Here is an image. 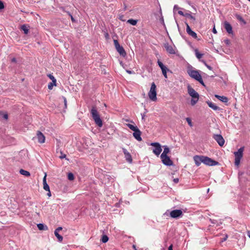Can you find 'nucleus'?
I'll return each mask as SVG.
<instances>
[{
    "label": "nucleus",
    "instance_id": "obj_57",
    "mask_svg": "<svg viewBox=\"0 0 250 250\" xmlns=\"http://www.w3.org/2000/svg\"><path fill=\"white\" fill-rule=\"evenodd\" d=\"M123 17H124V16L122 15V16H120L119 19L122 21H124V20L123 19Z\"/></svg>",
    "mask_w": 250,
    "mask_h": 250
},
{
    "label": "nucleus",
    "instance_id": "obj_28",
    "mask_svg": "<svg viewBox=\"0 0 250 250\" xmlns=\"http://www.w3.org/2000/svg\"><path fill=\"white\" fill-rule=\"evenodd\" d=\"M194 52L196 58L199 60H200L204 55L203 54L200 53L197 49H195Z\"/></svg>",
    "mask_w": 250,
    "mask_h": 250
},
{
    "label": "nucleus",
    "instance_id": "obj_50",
    "mask_svg": "<svg viewBox=\"0 0 250 250\" xmlns=\"http://www.w3.org/2000/svg\"><path fill=\"white\" fill-rule=\"evenodd\" d=\"M179 181V180L178 178H174L173 179V182L175 183H178Z\"/></svg>",
    "mask_w": 250,
    "mask_h": 250
},
{
    "label": "nucleus",
    "instance_id": "obj_9",
    "mask_svg": "<svg viewBox=\"0 0 250 250\" xmlns=\"http://www.w3.org/2000/svg\"><path fill=\"white\" fill-rule=\"evenodd\" d=\"M187 88L188 94L192 98H199V94L190 85H188Z\"/></svg>",
    "mask_w": 250,
    "mask_h": 250
},
{
    "label": "nucleus",
    "instance_id": "obj_3",
    "mask_svg": "<svg viewBox=\"0 0 250 250\" xmlns=\"http://www.w3.org/2000/svg\"><path fill=\"white\" fill-rule=\"evenodd\" d=\"M148 97L149 99L153 101H156L157 100V92H156V85L154 82L151 83L150 90L148 92Z\"/></svg>",
    "mask_w": 250,
    "mask_h": 250
},
{
    "label": "nucleus",
    "instance_id": "obj_60",
    "mask_svg": "<svg viewBox=\"0 0 250 250\" xmlns=\"http://www.w3.org/2000/svg\"><path fill=\"white\" fill-rule=\"evenodd\" d=\"M132 247H133V249H134V250H137L136 249V246L134 245H133Z\"/></svg>",
    "mask_w": 250,
    "mask_h": 250
},
{
    "label": "nucleus",
    "instance_id": "obj_59",
    "mask_svg": "<svg viewBox=\"0 0 250 250\" xmlns=\"http://www.w3.org/2000/svg\"><path fill=\"white\" fill-rule=\"evenodd\" d=\"M48 192L47 193V195L50 197L51 196V192H50V190H49V191H48Z\"/></svg>",
    "mask_w": 250,
    "mask_h": 250
},
{
    "label": "nucleus",
    "instance_id": "obj_20",
    "mask_svg": "<svg viewBox=\"0 0 250 250\" xmlns=\"http://www.w3.org/2000/svg\"><path fill=\"white\" fill-rule=\"evenodd\" d=\"M193 159L197 166H199L201 163H203V156L195 155Z\"/></svg>",
    "mask_w": 250,
    "mask_h": 250
},
{
    "label": "nucleus",
    "instance_id": "obj_63",
    "mask_svg": "<svg viewBox=\"0 0 250 250\" xmlns=\"http://www.w3.org/2000/svg\"><path fill=\"white\" fill-rule=\"evenodd\" d=\"M243 172H239V175H243Z\"/></svg>",
    "mask_w": 250,
    "mask_h": 250
},
{
    "label": "nucleus",
    "instance_id": "obj_27",
    "mask_svg": "<svg viewBox=\"0 0 250 250\" xmlns=\"http://www.w3.org/2000/svg\"><path fill=\"white\" fill-rule=\"evenodd\" d=\"M184 17L192 20L193 22H194L196 20L194 16H193L192 15H191V14L189 13H185V14L184 15Z\"/></svg>",
    "mask_w": 250,
    "mask_h": 250
},
{
    "label": "nucleus",
    "instance_id": "obj_30",
    "mask_svg": "<svg viewBox=\"0 0 250 250\" xmlns=\"http://www.w3.org/2000/svg\"><path fill=\"white\" fill-rule=\"evenodd\" d=\"M54 234L56 236V237L57 238L58 240L60 242H62L63 240V237L59 234V232H57V231H54Z\"/></svg>",
    "mask_w": 250,
    "mask_h": 250
},
{
    "label": "nucleus",
    "instance_id": "obj_46",
    "mask_svg": "<svg viewBox=\"0 0 250 250\" xmlns=\"http://www.w3.org/2000/svg\"><path fill=\"white\" fill-rule=\"evenodd\" d=\"M145 110H146V112H145L144 113H141L142 119H144L145 118V117L146 116V113L147 112V111L146 109H145Z\"/></svg>",
    "mask_w": 250,
    "mask_h": 250
},
{
    "label": "nucleus",
    "instance_id": "obj_19",
    "mask_svg": "<svg viewBox=\"0 0 250 250\" xmlns=\"http://www.w3.org/2000/svg\"><path fill=\"white\" fill-rule=\"evenodd\" d=\"M37 137L39 143L42 144L44 142L45 136L40 131H37Z\"/></svg>",
    "mask_w": 250,
    "mask_h": 250
},
{
    "label": "nucleus",
    "instance_id": "obj_23",
    "mask_svg": "<svg viewBox=\"0 0 250 250\" xmlns=\"http://www.w3.org/2000/svg\"><path fill=\"white\" fill-rule=\"evenodd\" d=\"M29 27L28 25L24 24L21 26V29L23 31L25 34L27 35L29 33Z\"/></svg>",
    "mask_w": 250,
    "mask_h": 250
},
{
    "label": "nucleus",
    "instance_id": "obj_35",
    "mask_svg": "<svg viewBox=\"0 0 250 250\" xmlns=\"http://www.w3.org/2000/svg\"><path fill=\"white\" fill-rule=\"evenodd\" d=\"M67 178L70 181H73L74 179V175L72 172H69L67 174Z\"/></svg>",
    "mask_w": 250,
    "mask_h": 250
},
{
    "label": "nucleus",
    "instance_id": "obj_54",
    "mask_svg": "<svg viewBox=\"0 0 250 250\" xmlns=\"http://www.w3.org/2000/svg\"><path fill=\"white\" fill-rule=\"evenodd\" d=\"M212 32L214 34H216L217 33V31H216V29L215 28V26H214V27H213V28L212 29Z\"/></svg>",
    "mask_w": 250,
    "mask_h": 250
},
{
    "label": "nucleus",
    "instance_id": "obj_64",
    "mask_svg": "<svg viewBox=\"0 0 250 250\" xmlns=\"http://www.w3.org/2000/svg\"><path fill=\"white\" fill-rule=\"evenodd\" d=\"M210 221H211V223H212V224L215 223L214 222V221H212L211 219H210Z\"/></svg>",
    "mask_w": 250,
    "mask_h": 250
},
{
    "label": "nucleus",
    "instance_id": "obj_1",
    "mask_svg": "<svg viewBox=\"0 0 250 250\" xmlns=\"http://www.w3.org/2000/svg\"><path fill=\"white\" fill-rule=\"evenodd\" d=\"M90 113L95 124L99 127L103 126V121L100 118V115L95 107L93 106L91 109Z\"/></svg>",
    "mask_w": 250,
    "mask_h": 250
},
{
    "label": "nucleus",
    "instance_id": "obj_10",
    "mask_svg": "<svg viewBox=\"0 0 250 250\" xmlns=\"http://www.w3.org/2000/svg\"><path fill=\"white\" fill-rule=\"evenodd\" d=\"M213 138L217 142L218 145L222 146L225 144V140L220 134H214Z\"/></svg>",
    "mask_w": 250,
    "mask_h": 250
},
{
    "label": "nucleus",
    "instance_id": "obj_18",
    "mask_svg": "<svg viewBox=\"0 0 250 250\" xmlns=\"http://www.w3.org/2000/svg\"><path fill=\"white\" fill-rule=\"evenodd\" d=\"M224 27L229 34H232V27L229 22L225 21L224 22Z\"/></svg>",
    "mask_w": 250,
    "mask_h": 250
},
{
    "label": "nucleus",
    "instance_id": "obj_58",
    "mask_svg": "<svg viewBox=\"0 0 250 250\" xmlns=\"http://www.w3.org/2000/svg\"><path fill=\"white\" fill-rule=\"evenodd\" d=\"M160 21L162 23H163V24H164V19L162 17L161 19H160Z\"/></svg>",
    "mask_w": 250,
    "mask_h": 250
},
{
    "label": "nucleus",
    "instance_id": "obj_38",
    "mask_svg": "<svg viewBox=\"0 0 250 250\" xmlns=\"http://www.w3.org/2000/svg\"><path fill=\"white\" fill-rule=\"evenodd\" d=\"M196 81H198L202 85H203L204 87H206V85H205L204 82L203 81V79L202 78V76L200 78H199Z\"/></svg>",
    "mask_w": 250,
    "mask_h": 250
},
{
    "label": "nucleus",
    "instance_id": "obj_13",
    "mask_svg": "<svg viewBox=\"0 0 250 250\" xmlns=\"http://www.w3.org/2000/svg\"><path fill=\"white\" fill-rule=\"evenodd\" d=\"M186 32L190 36H191L194 39H197V34L193 31L191 28L190 27L189 25L188 24V23L186 22Z\"/></svg>",
    "mask_w": 250,
    "mask_h": 250
},
{
    "label": "nucleus",
    "instance_id": "obj_52",
    "mask_svg": "<svg viewBox=\"0 0 250 250\" xmlns=\"http://www.w3.org/2000/svg\"><path fill=\"white\" fill-rule=\"evenodd\" d=\"M168 250H173V245H172V244H171V245L169 246V247H168Z\"/></svg>",
    "mask_w": 250,
    "mask_h": 250
},
{
    "label": "nucleus",
    "instance_id": "obj_31",
    "mask_svg": "<svg viewBox=\"0 0 250 250\" xmlns=\"http://www.w3.org/2000/svg\"><path fill=\"white\" fill-rule=\"evenodd\" d=\"M138 22L137 20H134L133 19H130L127 20V22L132 25H136L137 23Z\"/></svg>",
    "mask_w": 250,
    "mask_h": 250
},
{
    "label": "nucleus",
    "instance_id": "obj_15",
    "mask_svg": "<svg viewBox=\"0 0 250 250\" xmlns=\"http://www.w3.org/2000/svg\"><path fill=\"white\" fill-rule=\"evenodd\" d=\"M123 151L124 152V154L125 155V160L128 162L129 163H132V158L131 154L129 152L127 151V150L125 148H123Z\"/></svg>",
    "mask_w": 250,
    "mask_h": 250
},
{
    "label": "nucleus",
    "instance_id": "obj_56",
    "mask_svg": "<svg viewBox=\"0 0 250 250\" xmlns=\"http://www.w3.org/2000/svg\"><path fill=\"white\" fill-rule=\"evenodd\" d=\"M17 61L16 60V59L15 58H13L12 60H11V62H16Z\"/></svg>",
    "mask_w": 250,
    "mask_h": 250
},
{
    "label": "nucleus",
    "instance_id": "obj_7",
    "mask_svg": "<svg viewBox=\"0 0 250 250\" xmlns=\"http://www.w3.org/2000/svg\"><path fill=\"white\" fill-rule=\"evenodd\" d=\"M169 215L172 218L178 219L183 216V213L181 209H174L170 212Z\"/></svg>",
    "mask_w": 250,
    "mask_h": 250
},
{
    "label": "nucleus",
    "instance_id": "obj_4",
    "mask_svg": "<svg viewBox=\"0 0 250 250\" xmlns=\"http://www.w3.org/2000/svg\"><path fill=\"white\" fill-rule=\"evenodd\" d=\"M203 163L209 166H213L220 165L218 162L216 161L207 156H203Z\"/></svg>",
    "mask_w": 250,
    "mask_h": 250
},
{
    "label": "nucleus",
    "instance_id": "obj_2",
    "mask_svg": "<svg viewBox=\"0 0 250 250\" xmlns=\"http://www.w3.org/2000/svg\"><path fill=\"white\" fill-rule=\"evenodd\" d=\"M244 150V147L243 146L240 147L237 151L234 153L235 156L234 164L236 166H238L240 165V160L243 157Z\"/></svg>",
    "mask_w": 250,
    "mask_h": 250
},
{
    "label": "nucleus",
    "instance_id": "obj_5",
    "mask_svg": "<svg viewBox=\"0 0 250 250\" xmlns=\"http://www.w3.org/2000/svg\"><path fill=\"white\" fill-rule=\"evenodd\" d=\"M114 44L116 49L120 55L123 57H125L126 56V52L123 47L120 45L118 41L116 40H114Z\"/></svg>",
    "mask_w": 250,
    "mask_h": 250
},
{
    "label": "nucleus",
    "instance_id": "obj_41",
    "mask_svg": "<svg viewBox=\"0 0 250 250\" xmlns=\"http://www.w3.org/2000/svg\"><path fill=\"white\" fill-rule=\"evenodd\" d=\"M62 98L63 100L64 104V108H66V107H67V100H66V99L64 96H62Z\"/></svg>",
    "mask_w": 250,
    "mask_h": 250
},
{
    "label": "nucleus",
    "instance_id": "obj_26",
    "mask_svg": "<svg viewBox=\"0 0 250 250\" xmlns=\"http://www.w3.org/2000/svg\"><path fill=\"white\" fill-rule=\"evenodd\" d=\"M164 151L163 152L161 155V156L164 157L165 156H167V154L170 151L169 148L167 146H164Z\"/></svg>",
    "mask_w": 250,
    "mask_h": 250
},
{
    "label": "nucleus",
    "instance_id": "obj_36",
    "mask_svg": "<svg viewBox=\"0 0 250 250\" xmlns=\"http://www.w3.org/2000/svg\"><path fill=\"white\" fill-rule=\"evenodd\" d=\"M199 98H192L191 100V104L192 105H194L198 101Z\"/></svg>",
    "mask_w": 250,
    "mask_h": 250
},
{
    "label": "nucleus",
    "instance_id": "obj_17",
    "mask_svg": "<svg viewBox=\"0 0 250 250\" xmlns=\"http://www.w3.org/2000/svg\"><path fill=\"white\" fill-rule=\"evenodd\" d=\"M142 132L139 128L134 131L133 136L138 141H141L142 139L141 137Z\"/></svg>",
    "mask_w": 250,
    "mask_h": 250
},
{
    "label": "nucleus",
    "instance_id": "obj_29",
    "mask_svg": "<svg viewBox=\"0 0 250 250\" xmlns=\"http://www.w3.org/2000/svg\"><path fill=\"white\" fill-rule=\"evenodd\" d=\"M20 173L21 174L24 175L26 177H29L30 176V173L29 171H27L26 170H25L24 169H21L20 170Z\"/></svg>",
    "mask_w": 250,
    "mask_h": 250
},
{
    "label": "nucleus",
    "instance_id": "obj_32",
    "mask_svg": "<svg viewBox=\"0 0 250 250\" xmlns=\"http://www.w3.org/2000/svg\"><path fill=\"white\" fill-rule=\"evenodd\" d=\"M126 126L128 128H129V129H130L131 130H132L133 131L138 128V127L136 125H131L130 124H126Z\"/></svg>",
    "mask_w": 250,
    "mask_h": 250
},
{
    "label": "nucleus",
    "instance_id": "obj_45",
    "mask_svg": "<svg viewBox=\"0 0 250 250\" xmlns=\"http://www.w3.org/2000/svg\"><path fill=\"white\" fill-rule=\"evenodd\" d=\"M1 115V114H0ZM2 117L5 119V120H7L8 119V115L6 113H3L2 114Z\"/></svg>",
    "mask_w": 250,
    "mask_h": 250
},
{
    "label": "nucleus",
    "instance_id": "obj_8",
    "mask_svg": "<svg viewBox=\"0 0 250 250\" xmlns=\"http://www.w3.org/2000/svg\"><path fill=\"white\" fill-rule=\"evenodd\" d=\"M150 145L154 147V148L153 149V152L155 155L158 156L162 150L160 144L159 143L155 142L151 143Z\"/></svg>",
    "mask_w": 250,
    "mask_h": 250
},
{
    "label": "nucleus",
    "instance_id": "obj_12",
    "mask_svg": "<svg viewBox=\"0 0 250 250\" xmlns=\"http://www.w3.org/2000/svg\"><path fill=\"white\" fill-rule=\"evenodd\" d=\"M158 64L159 66L160 67V68L161 69L162 73H163V75L164 76V77L166 78H167V71H169V69L167 68V67L166 66H165L163 63L162 62H161L160 61H158Z\"/></svg>",
    "mask_w": 250,
    "mask_h": 250
},
{
    "label": "nucleus",
    "instance_id": "obj_42",
    "mask_svg": "<svg viewBox=\"0 0 250 250\" xmlns=\"http://www.w3.org/2000/svg\"><path fill=\"white\" fill-rule=\"evenodd\" d=\"M187 3L189 5H191V7L193 8V9L194 10L195 12H196L197 11V9L196 8L193 6L192 5V3L191 1H187Z\"/></svg>",
    "mask_w": 250,
    "mask_h": 250
},
{
    "label": "nucleus",
    "instance_id": "obj_25",
    "mask_svg": "<svg viewBox=\"0 0 250 250\" xmlns=\"http://www.w3.org/2000/svg\"><path fill=\"white\" fill-rule=\"evenodd\" d=\"M38 228L40 230H45L48 229L47 226L43 224L40 223L37 225Z\"/></svg>",
    "mask_w": 250,
    "mask_h": 250
},
{
    "label": "nucleus",
    "instance_id": "obj_6",
    "mask_svg": "<svg viewBox=\"0 0 250 250\" xmlns=\"http://www.w3.org/2000/svg\"><path fill=\"white\" fill-rule=\"evenodd\" d=\"M187 71L189 76L195 80H197L201 77L199 70H192V69L188 68Z\"/></svg>",
    "mask_w": 250,
    "mask_h": 250
},
{
    "label": "nucleus",
    "instance_id": "obj_37",
    "mask_svg": "<svg viewBox=\"0 0 250 250\" xmlns=\"http://www.w3.org/2000/svg\"><path fill=\"white\" fill-rule=\"evenodd\" d=\"M186 120L187 121V122H188V125L190 126H193V124H192V121H191V120L190 118L189 117H187L186 118Z\"/></svg>",
    "mask_w": 250,
    "mask_h": 250
},
{
    "label": "nucleus",
    "instance_id": "obj_11",
    "mask_svg": "<svg viewBox=\"0 0 250 250\" xmlns=\"http://www.w3.org/2000/svg\"><path fill=\"white\" fill-rule=\"evenodd\" d=\"M161 159L164 165L167 166H171L173 165L172 161L170 159L168 156H165L164 157L161 156Z\"/></svg>",
    "mask_w": 250,
    "mask_h": 250
},
{
    "label": "nucleus",
    "instance_id": "obj_55",
    "mask_svg": "<svg viewBox=\"0 0 250 250\" xmlns=\"http://www.w3.org/2000/svg\"><path fill=\"white\" fill-rule=\"evenodd\" d=\"M227 238H228V235H226L224 238H222V242L226 241L227 240Z\"/></svg>",
    "mask_w": 250,
    "mask_h": 250
},
{
    "label": "nucleus",
    "instance_id": "obj_61",
    "mask_svg": "<svg viewBox=\"0 0 250 250\" xmlns=\"http://www.w3.org/2000/svg\"><path fill=\"white\" fill-rule=\"evenodd\" d=\"M126 8V6L125 4H124V10H125Z\"/></svg>",
    "mask_w": 250,
    "mask_h": 250
},
{
    "label": "nucleus",
    "instance_id": "obj_43",
    "mask_svg": "<svg viewBox=\"0 0 250 250\" xmlns=\"http://www.w3.org/2000/svg\"><path fill=\"white\" fill-rule=\"evenodd\" d=\"M4 6L3 2L1 0H0V10H2L4 9Z\"/></svg>",
    "mask_w": 250,
    "mask_h": 250
},
{
    "label": "nucleus",
    "instance_id": "obj_16",
    "mask_svg": "<svg viewBox=\"0 0 250 250\" xmlns=\"http://www.w3.org/2000/svg\"><path fill=\"white\" fill-rule=\"evenodd\" d=\"M48 77L49 78L52 82H50L48 84V88L50 90L52 89L53 86L56 85V79L52 74L48 75Z\"/></svg>",
    "mask_w": 250,
    "mask_h": 250
},
{
    "label": "nucleus",
    "instance_id": "obj_40",
    "mask_svg": "<svg viewBox=\"0 0 250 250\" xmlns=\"http://www.w3.org/2000/svg\"><path fill=\"white\" fill-rule=\"evenodd\" d=\"M66 156L65 154H63L62 151H61V155L59 156L60 159H62L63 158H65L66 160H68V159H67Z\"/></svg>",
    "mask_w": 250,
    "mask_h": 250
},
{
    "label": "nucleus",
    "instance_id": "obj_34",
    "mask_svg": "<svg viewBox=\"0 0 250 250\" xmlns=\"http://www.w3.org/2000/svg\"><path fill=\"white\" fill-rule=\"evenodd\" d=\"M236 19L242 22L244 24H246V22L244 19L239 15H236Z\"/></svg>",
    "mask_w": 250,
    "mask_h": 250
},
{
    "label": "nucleus",
    "instance_id": "obj_49",
    "mask_svg": "<svg viewBox=\"0 0 250 250\" xmlns=\"http://www.w3.org/2000/svg\"><path fill=\"white\" fill-rule=\"evenodd\" d=\"M62 227H59L57 228L55 231H57V232H59V231L62 230Z\"/></svg>",
    "mask_w": 250,
    "mask_h": 250
},
{
    "label": "nucleus",
    "instance_id": "obj_53",
    "mask_svg": "<svg viewBox=\"0 0 250 250\" xmlns=\"http://www.w3.org/2000/svg\"><path fill=\"white\" fill-rule=\"evenodd\" d=\"M68 14L71 17V21H74V18L73 17V16L71 15V14L69 13V12H68Z\"/></svg>",
    "mask_w": 250,
    "mask_h": 250
},
{
    "label": "nucleus",
    "instance_id": "obj_21",
    "mask_svg": "<svg viewBox=\"0 0 250 250\" xmlns=\"http://www.w3.org/2000/svg\"><path fill=\"white\" fill-rule=\"evenodd\" d=\"M206 103L208 104V106L212 108L213 110L215 111H219L221 109L219 106L216 105L212 103L211 102L209 101H208L206 102Z\"/></svg>",
    "mask_w": 250,
    "mask_h": 250
},
{
    "label": "nucleus",
    "instance_id": "obj_39",
    "mask_svg": "<svg viewBox=\"0 0 250 250\" xmlns=\"http://www.w3.org/2000/svg\"><path fill=\"white\" fill-rule=\"evenodd\" d=\"M202 62L204 63V64H205V65L208 69H209L210 70H212V67L211 66H210V65H208L206 61H204V60H201V61Z\"/></svg>",
    "mask_w": 250,
    "mask_h": 250
},
{
    "label": "nucleus",
    "instance_id": "obj_48",
    "mask_svg": "<svg viewBox=\"0 0 250 250\" xmlns=\"http://www.w3.org/2000/svg\"><path fill=\"white\" fill-rule=\"evenodd\" d=\"M178 13L181 15V16H184V15L185 14V13H184L183 11H181V10H179L178 11Z\"/></svg>",
    "mask_w": 250,
    "mask_h": 250
},
{
    "label": "nucleus",
    "instance_id": "obj_62",
    "mask_svg": "<svg viewBox=\"0 0 250 250\" xmlns=\"http://www.w3.org/2000/svg\"><path fill=\"white\" fill-rule=\"evenodd\" d=\"M248 236H249V237H250V231H248Z\"/></svg>",
    "mask_w": 250,
    "mask_h": 250
},
{
    "label": "nucleus",
    "instance_id": "obj_47",
    "mask_svg": "<svg viewBox=\"0 0 250 250\" xmlns=\"http://www.w3.org/2000/svg\"><path fill=\"white\" fill-rule=\"evenodd\" d=\"M180 8L179 7H178V5H175L174 6V7H173V11H176V10H178Z\"/></svg>",
    "mask_w": 250,
    "mask_h": 250
},
{
    "label": "nucleus",
    "instance_id": "obj_44",
    "mask_svg": "<svg viewBox=\"0 0 250 250\" xmlns=\"http://www.w3.org/2000/svg\"><path fill=\"white\" fill-rule=\"evenodd\" d=\"M224 42L227 45H229L230 44V40L229 39H228L224 40Z\"/></svg>",
    "mask_w": 250,
    "mask_h": 250
},
{
    "label": "nucleus",
    "instance_id": "obj_24",
    "mask_svg": "<svg viewBox=\"0 0 250 250\" xmlns=\"http://www.w3.org/2000/svg\"><path fill=\"white\" fill-rule=\"evenodd\" d=\"M215 97L223 103H227L228 102V98L227 97L218 95H215Z\"/></svg>",
    "mask_w": 250,
    "mask_h": 250
},
{
    "label": "nucleus",
    "instance_id": "obj_14",
    "mask_svg": "<svg viewBox=\"0 0 250 250\" xmlns=\"http://www.w3.org/2000/svg\"><path fill=\"white\" fill-rule=\"evenodd\" d=\"M164 46L165 48L167 53L170 54H175L176 52L173 46L168 44V42H166L164 44Z\"/></svg>",
    "mask_w": 250,
    "mask_h": 250
},
{
    "label": "nucleus",
    "instance_id": "obj_51",
    "mask_svg": "<svg viewBox=\"0 0 250 250\" xmlns=\"http://www.w3.org/2000/svg\"><path fill=\"white\" fill-rule=\"evenodd\" d=\"M126 71L127 73H128L129 74L134 73V72L133 71H131V70H126Z\"/></svg>",
    "mask_w": 250,
    "mask_h": 250
},
{
    "label": "nucleus",
    "instance_id": "obj_22",
    "mask_svg": "<svg viewBox=\"0 0 250 250\" xmlns=\"http://www.w3.org/2000/svg\"><path fill=\"white\" fill-rule=\"evenodd\" d=\"M43 189L47 191H49L50 188L49 185L47 184L46 182V174H45L44 177L43 178Z\"/></svg>",
    "mask_w": 250,
    "mask_h": 250
},
{
    "label": "nucleus",
    "instance_id": "obj_33",
    "mask_svg": "<svg viewBox=\"0 0 250 250\" xmlns=\"http://www.w3.org/2000/svg\"><path fill=\"white\" fill-rule=\"evenodd\" d=\"M108 237L106 235H103L102 236V237H101V241L104 243H106L108 241Z\"/></svg>",
    "mask_w": 250,
    "mask_h": 250
}]
</instances>
